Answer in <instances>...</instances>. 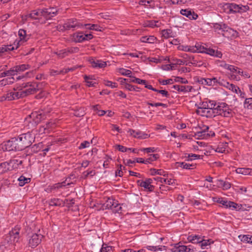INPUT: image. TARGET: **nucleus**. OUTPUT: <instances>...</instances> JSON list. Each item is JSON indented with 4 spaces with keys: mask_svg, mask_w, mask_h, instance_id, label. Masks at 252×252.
I'll list each match as a JSON object with an SVG mask.
<instances>
[{
    "mask_svg": "<svg viewBox=\"0 0 252 252\" xmlns=\"http://www.w3.org/2000/svg\"><path fill=\"white\" fill-rule=\"evenodd\" d=\"M33 132L32 130L31 132L22 134L17 138L21 150L29 147L34 142L35 136L34 133H32Z\"/></svg>",
    "mask_w": 252,
    "mask_h": 252,
    "instance_id": "nucleus-1",
    "label": "nucleus"
},
{
    "mask_svg": "<svg viewBox=\"0 0 252 252\" xmlns=\"http://www.w3.org/2000/svg\"><path fill=\"white\" fill-rule=\"evenodd\" d=\"M223 7L224 11L228 14L243 13L246 12L249 9L247 5H238L233 3H225Z\"/></svg>",
    "mask_w": 252,
    "mask_h": 252,
    "instance_id": "nucleus-2",
    "label": "nucleus"
},
{
    "mask_svg": "<svg viewBox=\"0 0 252 252\" xmlns=\"http://www.w3.org/2000/svg\"><path fill=\"white\" fill-rule=\"evenodd\" d=\"M21 90L19 88L8 91L5 94L0 96V102L11 101L22 98Z\"/></svg>",
    "mask_w": 252,
    "mask_h": 252,
    "instance_id": "nucleus-3",
    "label": "nucleus"
},
{
    "mask_svg": "<svg viewBox=\"0 0 252 252\" xmlns=\"http://www.w3.org/2000/svg\"><path fill=\"white\" fill-rule=\"evenodd\" d=\"M18 141V139L16 137L12 138L10 140L2 143L0 145V148L4 151H21Z\"/></svg>",
    "mask_w": 252,
    "mask_h": 252,
    "instance_id": "nucleus-4",
    "label": "nucleus"
},
{
    "mask_svg": "<svg viewBox=\"0 0 252 252\" xmlns=\"http://www.w3.org/2000/svg\"><path fill=\"white\" fill-rule=\"evenodd\" d=\"M39 89L38 84L36 83H28L23 86V89H20L23 97L36 93Z\"/></svg>",
    "mask_w": 252,
    "mask_h": 252,
    "instance_id": "nucleus-5",
    "label": "nucleus"
},
{
    "mask_svg": "<svg viewBox=\"0 0 252 252\" xmlns=\"http://www.w3.org/2000/svg\"><path fill=\"white\" fill-rule=\"evenodd\" d=\"M217 115L224 117H230L232 116V110L224 103H222L217 106Z\"/></svg>",
    "mask_w": 252,
    "mask_h": 252,
    "instance_id": "nucleus-6",
    "label": "nucleus"
},
{
    "mask_svg": "<svg viewBox=\"0 0 252 252\" xmlns=\"http://www.w3.org/2000/svg\"><path fill=\"white\" fill-rule=\"evenodd\" d=\"M51 111V108H49L47 111L41 110V112H33L30 115V117L32 119L35 124L39 123L41 120L43 119L45 114L49 113Z\"/></svg>",
    "mask_w": 252,
    "mask_h": 252,
    "instance_id": "nucleus-7",
    "label": "nucleus"
},
{
    "mask_svg": "<svg viewBox=\"0 0 252 252\" xmlns=\"http://www.w3.org/2000/svg\"><path fill=\"white\" fill-rule=\"evenodd\" d=\"M203 129L200 131L196 132L195 134V136L200 139H206L210 136L215 135V132L212 131H209V127L208 126H204Z\"/></svg>",
    "mask_w": 252,
    "mask_h": 252,
    "instance_id": "nucleus-8",
    "label": "nucleus"
},
{
    "mask_svg": "<svg viewBox=\"0 0 252 252\" xmlns=\"http://www.w3.org/2000/svg\"><path fill=\"white\" fill-rule=\"evenodd\" d=\"M43 236L36 233L32 234L29 237V245L32 248L36 247L41 242Z\"/></svg>",
    "mask_w": 252,
    "mask_h": 252,
    "instance_id": "nucleus-9",
    "label": "nucleus"
},
{
    "mask_svg": "<svg viewBox=\"0 0 252 252\" xmlns=\"http://www.w3.org/2000/svg\"><path fill=\"white\" fill-rule=\"evenodd\" d=\"M41 11L42 17H43L47 20L55 17L57 13V10L54 7L41 9Z\"/></svg>",
    "mask_w": 252,
    "mask_h": 252,
    "instance_id": "nucleus-10",
    "label": "nucleus"
},
{
    "mask_svg": "<svg viewBox=\"0 0 252 252\" xmlns=\"http://www.w3.org/2000/svg\"><path fill=\"white\" fill-rule=\"evenodd\" d=\"M119 206L117 201L114 200L112 198H108L105 202L103 204L102 209L103 210L109 209L114 210L118 207Z\"/></svg>",
    "mask_w": 252,
    "mask_h": 252,
    "instance_id": "nucleus-11",
    "label": "nucleus"
},
{
    "mask_svg": "<svg viewBox=\"0 0 252 252\" xmlns=\"http://www.w3.org/2000/svg\"><path fill=\"white\" fill-rule=\"evenodd\" d=\"M19 229L15 228L9 232V236L7 237L8 242L11 243L17 242L19 239Z\"/></svg>",
    "mask_w": 252,
    "mask_h": 252,
    "instance_id": "nucleus-12",
    "label": "nucleus"
},
{
    "mask_svg": "<svg viewBox=\"0 0 252 252\" xmlns=\"http://www.w3.org/2000/svg\"><path fill=\"white\" fill-rule=\"evenodd\" d=\"M152 183V179H146L145 181L139 180L137 181V184L141 187L148 189L149 191H151L154 189V186L151 185Z\"/></svg>",
    "mask_w": 252,
    "mask_h": 252,
    "instance_id": "nucleus-13",
    "label": "nucleus"
},
{
    "mask_svg": "<svg viewBox=\"0 0 252 252\" xmlns=\"http://www.w3.org/2000/svg\"><path fill=\"white\" fill-rule=\"evenodd\" d=\"M197 114L205 117H212L215 116L216 113H215L213 110L207 108L203 109H197L196 111Z\"/></svg>",
    "mask_w": 252,
    "mask_h": 252,
    "instance_id": "nucleus-14",
    "label": "nucleus"
},
{
    "mask_svg": "<svg viewBox=\"0 0 252 252\" xmlns=\"http://www.w3.org/2000/svg\"><path fill=\"white\" fill-rule=\"evenodd\" d=\"M82 27H83V25L79 24L76 20L74 19L69 20L67 23L63 25V28L65 30L78 29Z\"/></svg>",
    "mask_w": 252,
    "mask_h": 252,
    "instance_id": "nucleus-15",
    "label": "nucleus"
},
{
    "mask_svg": "<svg viewBox=\"0 0 252 252\" xmlns=\"http://www.w3.org/2000/svg\"><path fill=\"white\" fill-rule=\"evenodd\" d=\"M219 83L220 85L223 86L224 87L231 90L232 92L235 93L236 94H238V92H240V90L238 87L232 84H230L229 83L223 80H221V81H220Z\"/></svg>",
    "mask_w": 252,
    "mask_h": 252,
    "instance_id": "nucleus-16",
    "label": "nucleus"
},
{
    "mask_svg": "<svg viewBox=\"0 0 252 252\" xmlns=\"http://www.w3.org/2000/svg\"><path fill=\"white\" fill-rule=\"evenodd\" d=\"M128 133L134 138H140V139H146L149 137V135L142 132L140 130H135L133 129H129Z\"/></svg>",
    "mask_w": 252,
    "mask_h": 252,
    "instance_id": "nucleus-17",
    "label": "nucleus"
},
{
    "mask_svg": "<svg viewBox=\"0 0 252 252\" xmlns=\"http://www.w3.org/2000/svg\"><path fill=\"white\" fill-rule=\"evenodd\" d=\"M180 13L182 15L186 16L190 20H196L198 17V15L194 11H192L188 9H182L180 11Z\"/></svg>",
    "mask_w": 252,
    "mask_h": 252,
    "instance_id": "nucleus-18",
    "label": "nucleus"
},
{
    "mask_svg": "<svg viewBox=\"0 0 252 252\" xmlns=\"http://www.w3.org/2000/svg\"><path fill=\"white\" fill-rule=\"evenodd\" d=\"M27 18H31L32 20L40 19L42 17L41 9H38L31 11V12L26 16Z\"/></svg>",
    "mask_w": 252,
    "mask_h": 252,
    "instance_id": "nucleus-19",
    "label": "nucleus"
},
{
    "mask_svg": "<svg viewBox=\"0 0 252 252\" xmlns=\"http://www.w3.org/2000/svg\"><path fill=\"white\" fill-rule=\"evenodd\" d=\"M90 63L93 67L103 68L106 66V63L100 60H94V59H90Z\"/></svg>",
    "mask_w": 252,
    "mask_h": 252,
    "instance_id": "nucleus-20",
    "label": "nucleus"
},
{
    "mask_svg": "<svg viewBox=\"0 0 252 252\" xmlns=\"http://www.w3.org/2000/svg\"><path fill=\"white\" fill-rule=\"evenodd\" d=\"M240 75L244 76L245 77H246V78H249L250 77V76L249 75V74L248 73H247L246 72H243V71H241V69H238L237 74H236V75L234 74H231V78L233 79L236 80V81H239L241 79V78L240 77Z\"/></svg>",
    "mask_w": 252,
    "mask_h": 252,
    "instance_id": "nucleus-21",
    "label": "nucleus"
},
{
    "mask_svg": "<svg viewBox=\"0 0 252 252\" xmlns=\"http://www.w3.org/2000/svg\"><path fill=\"white\" fill-rule=\"evenodd\" d=\"M22 163V161L21 160L16 158L11 159L9 162H8V164L10 167V170L18 168L19 165H21Z\"/></svg>",
    "mask_w": 252,
    "mask_h": 252,
    "instance_id": "nucleus-22",
    "label": "nucleus"
},
{
    "mask_svg": "<svg viewBox=\"0 0 252 252\" xmlns=\"http://www.w3.org/2000/svg\"><path fill=\"white\" fill-rule=\"evenodd\" d=\"M49 204L52 206H63L64 205V202L62 199L54 198L49 201Z\"/></svg>",
    "mask_w": 252,
    "mask_h": 252,
    "instance_id": "nucleus-23",
    "label": "nucleus"
},
{
    "mask_svg": "<svg viewBox=\"0 0 252 252\" xmlns=\"http://www.w3.org/2000/svg\"><path fill=\"white\" fill-rule=\"evenodd\" d=\"M206 54H208L210 56L218 57V58H221L222 56V54L220 52L218 51H216L213 49L210 48H207Z\"/></svg>",
    "mask_w": 252,
    "mask_h": 252,
    "instance_id": "nucleus-24",
    "label": "nucleus"
},
{
    "mask_svg": "<svg viewBox=\"0 0 252 252\" xmlns=\"http://www.w3.org/2000/svg\"><path fill=\"white\" fill-rule=\"evenodd\" d=\"M236 172L238 174H241L244 175H252V169L250 168H238L236 169Z\"/></svg>",
    "mask_w": 252,
    "mask_h": 252,
    "instance_id": "nucleus-25",
    "label": "nucleus"
},
{
    "mask_svg": "<svg viewBox=\"0 0 252 252\" xmlns=\"http://www.w3.org/2000/svg\"><path fill=\"white\" fill-rule=\"evenodd\" d=\"M202 237L199 235H189L188 237V240L193 244H199L201 242Z\"/></svg>",
    "mask_w": 252,
    "mask_h": 252,
    "instance_id": "nucleus-26",
    "label": "nucleus"
},
{
    "mask_svg": "<svg viewBox=\"0 0 252 252\" xmlns=\"http://www.w3.org/2000/svg\"><path fill=\"white\" fill-rule=\"evenodd\" d=\"M154 179L157 182H159L161 183H165L169 185H172L174 184V180L172 179H167L160 177H157L155 178Z\"/></svg>",
    "mask_w": 252,
    "mask_h": 252,
    "instance_id": "nucleus-27",
    "label": "nucleus"
},
{
    "mask_svg": "<svg viewBox=\"0 0 252 252\" xmlns=\"http://www.w3.org/2000/svg\"><path fill=\"white\" fill-rule=\"evenodd\" d=\"M14 80L15 79L13 77L3 79L0 81V87L12 84L14 83Z\"/></svg>",
    "mask_w": 252,
    "mask_h": 252,
    "instance_id": "nucleus-28",
    "label": "nucleus"
},
{
    "mask_svg": "<svg viewBox=\"0 0 252 252\" xmlns=\"http://www.w3.org/2000/svg\"><path fill=\"white\" fill-rule=\"evenodd\" d=\"M83 26H85L87 29L94 30L96 31H101L102 30V27L97 24H85L83 25Z\"/></svg>",
    "mask_w": 252,
    "mask_h": 252,
    "instance_id": "nucleus-29",
    "label": "nucleus"
},
{
    "mask_svg": "<svg viewBox=\"0 0 252 252\" xmlns=\"http://www.w3.org/2000/svg\"><path fill=\"white\" fill-rule=\"evenodd\" d=\"M18 35L20 40L19 41L21 43H23L27 40V36L26 35V32L23 29L19 30L18 32Z\"/></svg>",
    "mask_w": 252,
    "mask_h": 252,
    "instance_id": "nucleus-30",
    "label": "nucleus"
},
{
    "mask_svg": "<svg viewBox=\"0 0 252 252\" xmlns=\"http://www.w3.org/2000/svg\"><path fill=\"white\" fill-rule=\"evenodd\" d=\"M73 70V69L72 68L63 69L60 70V71L55 70H51L50 71V74H51V75L55 76V75H56L58 74L66 73L69 71Z\"/></svg>",
    "mask_w": 252,
    "mask_h": 252,
    "instance_id": "nucleus-31",
    "label": "nucleus"
},
{
    "mask_svg": "<svg viewBox=\"0 0 252 252\" xmlns=\"http://www.w3.org/2000/svg\"><path fill=\"white\" fill-rule=\"evenodd\" d=\"M218 186L222 188L223 190H227L230 188L231 184L228 182L223 181L222 180H218Z\"/></svg>",
    "mask_w": 252,
    "mask_h": 252,
    "instance_id": "nucleus-32",
    "label": "nucleus"
},
{
    "mask_svg": "<svg viewBox=\"0 0 252 252\" xmlns=\"http://www.w3.org/2000/svg\"><path fill=\"white\" fill-rule=\"evenodd\" d=\"M8 170H11L8 162H4L0 164V174H2Z\"/></svg>",
    "mask_w": 252,
    "mask_h": 252,
    "instance_id": "nucleus-33",
    "label": "nucleus"
},
{
    "mask_svg": "<svg viewBox=\"0 0 252 252\" xmlns=\"http://www.w3.org/2000/svg\"><path fill=\"white\" fill-rule=\"evenodd\" d=\"M240 240L246 243H252V236L249 235H239Z\"/></svg>",
    "mask_w": 252,
    "mask_h": 252,
    "instance_id": "nucleus-34",
    "label": "nucleus"
},
{
    "mask_svg": "<svg viewBox=\"0 0 252 252\" xmlns=\"http://www.w3.org/2000/svg\"><path fill=\"white\" fill-rule=\"evenodd\" d=\"M213 242L211 240H204L202 237L199 245L202 249H204L207 248V246H209Z\"/></svg>",
    "mask_w": 252,
    "mask_h": 252,
    "instance_id": "nucleus-35",
    "label": "nucleus"
},
{
    "mask_svg": "<svg viewBox=\"0 0 252 252\" xmlns=\"http://www.w3.org/2000/svg\"><path fill=\"white\" fill-rule=\"evenodd\" d=\"M74 39L76 42H81L85 40L84 34L82 32H78L74 35Z\"/></svg>",
    "mask_w": 252,
    "mask_h": 252,
    "instance_id": "nucleus-36",
    "label": "nucleus"
},
{
    "mask_svg": "<svg viewBox=\"0 0 252 252\" xmlns=\"http://www.w3.org/2000/svg\"><path fill=\"white\" fill-rule=\"evenodd\" d=\"M156 39V38L154 36H150L149 37L147 36H142L140 40L142 42H146L149 43H154Z\"/></svg>",
    "mask_w": 252,
    "mask_h": 252,
    "instance_id": "nucleus-37",
    "label": "nucleus"
},
{
    "mask_svg": "<svg viewBox=\"0 0 252 252\" xmlns=\"http://www.w3.org/2000/svg\"><path fill=\"white\" fill-rule=\"evenodd\" d=\"M95 174V172L94 170H88L83 172L81 178L82 179H86L88 177H93Z\"/></svg>",
    "mask_w": 252,
    "mask_h": 252,
    "instance_id": "nucleus-38",
    "label": "nucleus"
},
{
    "mask_svg": "<svg viewBox=\"0 0 252 252\" xmlns=\"http://www.w3.org/2000/svg\"><path fill=\"white\" fill-rule=\"evenodd\" d=\"M177 167H181L183 169H189L191 167L194 166L192 164H190L184 162H177L176 163Z\"/></svg>",
    "mask_w": 252,
    "mask_h": 252,
    "instance_id": "nucleus-39",
    "label": "nucleus"
},
{
    "mask_svg": "<svg viewBox=\"0 0 252 252\" xmlns=\"http://www.w3.org/2000/svg\"><path fill=\"white\" fill-rule=\"evenodd\" d=\"M63 186H65V182H63L61 183H57V184H54L53 185H52L51 186H49L47 188V190H49V191H52V190H53L59 189Z\"/></svg>",
    "mask_w": 252,
    "mask_h": 252,
    "instance_id": "nucleus-40",
    "label": "nucleus"
},
{
    "mask_svg": "<svg viewBox=\"0 0 252 252\" xmlns=\"http://www.w3.org/2000/svg\"><path fill=\"white\" fill-rule=\"evenodd\" d=\"M18 73L24 71L30 68L31 66L28 64H22L16 65Z\"/></svg>",
    "mask_w": 252,
    "mask_h": 252,
    "instance_id": "nucleus-41",
    "label": "nucleus"
},
{
    "mask_svg": "<svg viewBox=\"0 0 252 252\" xmlns=\"http://www.w3.org/2000/svg\"><path fill=\"white\" fill-rule=\"evenodd\" d=\"M18 181L19 186L22 187L24 186L26 183L30 182L31 179L21 176L19 178Z\"/></svg>",
    "mask_w": 252,
    "mask_h": 252,
    "instance_id": "nucleus-42",
    "label": "nucleus"
},
{
    "mask_svg": "<svg viewBox=\"0 0 252 252\" xmlns=\"http://www.w3.org/2000/svg\"><path fill=\"white\" fill-rule=\"evenodd\" d=\"M54 53L57 55L60 58H63L69 55L67 49H63L58 52H55Z\"/></svg>",
    "mask_w": 252,
    "mask_h": 252,
    "instance_id": "nucleus-43",
    "label": "nucleus"
},
{
    "mask_svg": "<svg viewBox=\"0 0 252 252\" xmlns=\"http://www.w3.org/2000/svg\"><path fill=\"white\" fill-rule=\"evenodd\" d=\"M218 105L214 101L210 100L207 102V105L208 108L211 110H213L214 112L216 114L217 112V106Z\"/></svg>",
    "mask_w": 252,
    "mask_h": 252,
    "instance_id": "nucleus-44",
    "label": "nucleus"
},
{
    "mask_svg": "<svg viewBox=\"0 0 252 252\" xmlns=\"http://www.w3.org/2000/svg\"><path fill=\"white\" fill-rule=\"evenodd\" d=\"M162 36L165 38H168L172 36L173 32L171 30H163L161 31Z\"/></svg>",
    "mask_w": 252,
    "mask_h": 252,
    "instance_id": "nucleus-45",
    "label": "nucleus"
},
{
    "mask_svg": "<svg viewBox=\"0 0 252 252\" xmlns=\"http://www.w3.org/2000/svg\"><path fill=\"white\" fill-rule=\"evenodd\" d=\"M20 43L21 42L19 41H15L14 42L13 44L7 45L6 47H8L7 48L8 51L17 49L18 48L19 45L20 44Z\"/></svg>",
    "mask_w": 252,
    "mask_h": 252,
    "instance_id": "nucleus-46",
    "label": "nucleus"
},
{
    "mask_svg": "<svg viewBox=\"0 0 252 252\" xmlns=\"http://www.w3.org/2000/svg\"><path fill=\"white\" fill-rule=\"evenodd\" d=\"M244 107L249 109H252V98H246L244 102Z\"/></svg>",
    "mask_w": 252,
    "mask_h": 252,
    "instance_id": "nucleus-47",
    "label": "nucleus"
},
{
    "mask_svg": "<svg viewBox=\"0 0 252 252\" xmlns=\"http://www.w3.org/2000/svg\"><path fill=\"white\" fill-rule=\"evenodd\" d=\"M194 48H195V52H198L202 53H205L207 48V47L200 45L199 44L196 45Z\"/></svg>",
    "mask_w": 252,
    "mask_h": 252,
    "instance_id": "nucleus-48",
    "label": "nucleus"
},
{
    "mask_svg": "<svg viewBox=\"0 0 252 252\" xmlns=\"http://www.w3.org/2000/svg\"><path fill=\"white\" fill-rule=\"evenodd\" d=\"M177 251L178 252H189L190 251V249L186 246H179L176 247Z\"/></svg>",
    "mask_w": 252,
    "mask_h": 252,
    "instance_id": "nucleus-49",
    "label": "nucleus"
},
{
    "mask_svg": "<svg viewBox=\"0 0 252 252\" xmlns=\"http://www.w3.org/2000/svg\"><path fill=\"white\" fill-rule=\"evenodd\" d=\"M84 79H85V82H86V83L87 84V86H88L89 87L94 86V84H95V83H94V82H93V81H91V80L92 79V77H91L90 76H88L87 75H85L84 76Z\"/></svg>",
    "mask_w": 252,
    "mask_h": 252,
    "instance_id": "nucleus-50",
    "label": "nucleus"
},
{
    "mask_svg": "<svg viewBox=\"0 0 252 252\" xmlns=\"http://www.w3.org/2000/svg\"><path fill=\"white\" fill-rule=\"evenodd\" d=\"M180 49L185 51H188L190 52H195V48L193 47H190L188 46H182L179 47Z\"/></svg>",
    "mask_w": 252,
    "mask_h": 252,
    "instance_id": "nucleus-51",
    "label": "nucleus"
},
{
    "mask_svg": "<svg viewBox=\"0 0 252 252\" xmlns=\"http://www.w3.org/2000/svg\"><path fill=\"white\" fill-rule=\"evenodd\" d=\"M119 72L123 75H125L131 77V74L132 72L129 70H127L124 68H121Z\"/></svg>",
    "mask_w": 252,
    "mask_h": 252,
    "instance_id": "nucleus-52",
    "label": "nucleus"
},
{
    "mask_svg": "<svg viewBox=\"0 0 252 252\" xmlns=\"http://www.w3.org/2000/svg\"><path fill=\"white\" fill-rule=\"evenodd\" d=\"M225 67L227 68V69L229 70L230 71H231L232 73H237L238 69L237 67L232 65H229L225 64Z\"/></svg>",
    "mask_w": 252,
    "mask_h": 252,
    "instance_id": "nucleus-53",
    "label": "nucleus"
},
{
    "mask_svg": "<svg viewBox=\"0 0 252 252\" xmlns=\"http://www.w3.org/2000/svg\"><path fill=\"white\" fill-rule=\"evenodd\" d=\"M151 174L153 175H154L155 174H158V175H163L164 176H165V172L162 170H161V169H153L151 170Z\"/></svg>",
    "mask_w": 252,
    "mask_h": 252,
    "instance_id": "nucleus-54",
    "label": "nucleus"
},
{
    "mask_svg": "<svg viewBox=\"0 0 252 252\" xmlns=\"http://www.w3.org/2000/svg\"><path fill=\"white\" fill-rule=\"evenodd\" d=\"M42 148V144L41 143H39L37 144H35L32 147V151L34 152H38L40 150H41Z\"/></svg>",
    "mask_w": 252,
    "mask_h": 252,
    "instance_id": "nucleus-55",
    "label": "nucleus"
},
{
    "mask_svg": "<svg viewBox=\"0 0 252 252\" xmlns=\"http://www.w3.org/2000/svg\"><path fill=\"white\" fill-rule=\"evenodd\" d=\"M125 88L130 91H139L138 87L135 86H132V85H130L127 83H126V84Z\"/></svg>",
    "mask_w": 252,
    "mask_h": 252,
    "instance_id": "nucleus-56",
    "label": "nucleus"
},
{
    "mask_svg": "<svg viewBox=\"0 0 252 252\" xmlns=\"http://www.w3.org/2000/svg\"><path fill=\"white\" fill-rule=\"evenodd\" d=\"M223 206H225L227 208H236L237 204L233 202L227 201V202H224Z\"/></svg>",
    "mask_w": 252,
    "mask_h": 252,
    "instance_id": "nucleus-57",
    "label": "nucleus"
},
{
    "mask_svg": "<svg viewBox=\"0 0 252 252\" xmlns=\"http://www.w3.org/2000/svg\"><path fill=\"white\" fill-rule=\"evenodd\" d=\"M112 250V247L108 246L106 244H103L100 250L101 252H108Z\"/></svg>",
    "mask_w": 252,
    "mask_h": 252,
    "instance_id": "nucleus-58",
    "label": "nucleus"
},
{
    "mask_svg": "<svg viewBox=\"0 0 252 252\" xmlns=\"http://www.w3.org/2000/svg\"><path fill=\"white\" fill-rule=\"evenodd\" d=\"M85 114V112L83 109H80L79 110L76 111L74 112V115L78 117L83 116Z\"/></svg>",
    "mask_w": 252,
    "mask_h": 252,
    "instance_id": "nucleus-59",
    "label": "nucleus"
},
{
    "mask_svg": "<svg viewBox=\"0 0 252 252\" xmlns=\"http://www.w3.org/2000/svg\"><path fill=\"white\" fill-rule=\"evenodd\" d=\"M68 54L74 53H77L79 51V48L77 47H70L67 49Z\"/></svg>",
    "mask_w": 252,
    "mask_h": 252,
    "instance_id": "nucleus-60",
    "label": "nucleus"
},
{
    "mask_svg": "<svg viewBox=\"0 0 252 252\" xmlns=\"http://www.w3.org/2000/svg\"><path fill=\"white\" fill-rule=\"evenodd\" d=\"M90 145V143L87 141H85L81 143L79 148L80 149H84L85 148L89 147Z\"/></svg>",
    "mask_w": 252,
    "mask_h": 252,
    "instance_id": "nucleus-61",
    "label": "nucleus"
},
{
    "mask_svg": "<svg viewBox=\"0 0 252 252\" xmlns=\"http://www.w3.org/2000/svg\"><path fill=\"white\" fill-rule=\"evenodd\" d=\"M104 84L107 86L111 87L112 88H115L117 87L116 84L110 81H104Z\"/></svg>",
    "mask_w": 252,
    "mask_h": 252,
    "instance_id": "nucleus-62",
    "label": "nucleus"
},
{
    "mask_svg": "<svg viewBox=\"0 0 252 252\" xmlns=\"http://www.w3.org/2000/svg\"><path fill=\"white\" fill-rule=\"evenodd\" d=\"M175 81L181 82L183 84H187L188 83V81L185 78L180 77H176V78L175 79Z\"/></svg>",
    "mask_w": 252,
    "mask_h": 252,
    "instance_id": "nucleus-63",
    "label": "nucleus"
},
{
    "mask_svg": "<svg viewBox=\"0 0 252 252\" xmlns=\"http://www.w3.org/2000/svg\"><path fill=\"white\" fill-rule=\"evenodd\" d=\"M116 146L117 147V149L120 151L122 152H126L127 150H131V148H126V147H125L123 146L120 145H118Z\"/></svg>",
    "mask_w": 252,
    "mask_h": 252,
    "instance_id": "nucleus-64",
    "label": "nucleus"
}]
</instances>
